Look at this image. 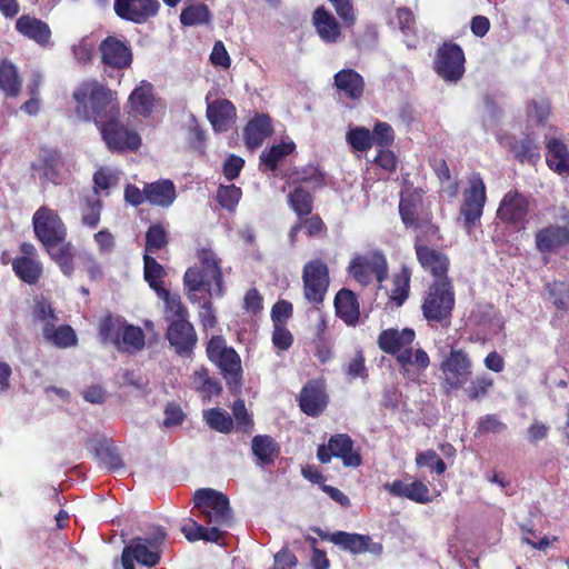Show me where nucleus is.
I'll list each match as a JSON object with an SVG mask.
<instances>
[{
    "mask_svg": "<svg viewBox=\"0 0 569 569\" xmlns=\"http://www.w3.org/2000/svg\"><path fill=\"white\" fill-rule=\"evenodd\" d=\"M472 362L462 349H451L441 362L440 369L445 375V383L450 389H460L471 376Z\"/></svg>",
    "mask_w": 569,
    "mask_h": 569,
    "instance_id": "obj_19",
    "label": "nucleus"
},
{
    "mask_svg": "<svg viewBox=\"0 0 569 569\" xmlns=\"http://www.w3.org/2000/svg\"><path fill=\"white\" fill-rule=\"evenodd\" d=\"M529 199L518 190H509L502 197L498 210L497 218L503 223L519 229L525 227L529 213Z\"/></svg>",
    "mask_w": 569,
    "mask_h": 569,
    "instance_id": "obj_18",
    "label": "nucleus"
},
{
    "mask_svg": "<svg viewBox=\"0 0 569 569\" xmlns=\"http://www.w3.org/2000/svg\"><path fill=\"white\" fill-rule=\"evenodd\" d=\"M545 291L548 293L552 305L559 311L569 312V281L553 280L545 284Z\"/></svg>",
    "mask_w": 569,
    "mask_h": 569,
    "instance_id": "obj_50",
    "label": "nucleus"
},
{
    "mask_svg": "<svg viewBox=\"0 0 569 569\" xmlns=\"http://www.w3.org/2000/svg\"><path fill=\"white\" fill-rule=\"evenodd\" d=\"M425 191L421 188L407 186L400 193L399 216L407 229L426 228L432 236L438 234L439 228L431 223L430 217L420 218L419 210L423 203Z\"/></svg>",
    "mask_w": 569,
    "mask_h": 569,
    "instance_id": "obj_10",
    "label": "nucleus"
},
{
    "mask_svg": "<svg viewBox=\"0 0 569 569\" xmlns=\"http://www.w3.org/2000/svg\"><path fill=\"white\" fill-rule=\"evenodd\" d=\"M346 27L356 23L357 14L351 0H328Z\"/></svg>",
    "mask_w": 569,
    "mask_h": 569,
    "instance_id": "obj_63",
    "label": "nucleus"
},
{
    "mask_svg": "<svg viewBox=\"0 0 569 569\" xmlns=\"http://www.w3.org/2000/svg\"><path fill=\"white\" fill-rule=\"evenodd\" d=\"M242 198L241 188L234 184H220L217 189L216 200L220 207L233 212Z\"/></svg>",
    "mask_w": 569,
    "mask_h": 569,
    "instance_id": "obj_54",
    "label": "nucleus"
},
{
    "mask_svg": "<svg viewBox=\"0 0 569 569\" xmlns=\"http://www.w3.org/2000/svg\"><path fill=\"white\" fill-rule=\"evenodd\" d=\"M291 183L301 186L302 182H315L319 188L326 186V176L315 167L303 168L301 171L296 170L289 177Z\"/></svg>",
    "mask_w": 569,
    "mask_h": 569,
    "instance_id": "obj_60",
    "label": "nucleus"
},
{
    "mask_svg": "<svg viewBox=\"0 0 569 569\" xmlns=\"http://www.w3.org/2000/svg\"><path fill=\"white\" fill-rule=\"evenodd\" d=\"M272 133L270 118L266 114L258 116L250 120L244 128V140L249 148H257L262 144L266 138Z\"/></svg>",
    "mask_w": 569,
    "mask_h": 569,
    "instance_id": "obj_42",
    "label": "nucleus"
},
{
    "mask_svg": "<svg viewBox=\"0 0 569 569\" xmlns=\"http://www.w3.org/2000/svg\"><path fill=\"white\" fill-rule=\"evenodd\" d=\"M83 203L81 223L90 229H94L100 223L102 201L99 198L84 197Z\"/></svg>",
    "mask_w": 569,
    "mask_h": 569,
    "instance_id": "obj_56",
    "label": "nucleus"
},
{
    "mask_svg": "<svg viewBox=\"0 0 569 569\" xmlns=\"http://www.w3.org/2000/svg\"><path fill=\"white\" fill-rule=\"evenodd\" d=\"M124 321L119 317L111 315L101 319L99 325V335L103 342H111L116 348H121L120 336Z\"/></svg>",
    "mask_w": 569,
    "mask_h": 569,
    "instance_id": "obj_51",
    "label": "nucleus"
},
{
    "mask_svg": "<svg viewBox=\"0 0 569 569\" xmlns=\"http://www.w3.org/2000/svg\"><path fill=\"white\" fill-rule=\"evenodd\" d=\"M129 103L136 114L148 117L154 107L152 84L142 81L129 96Z\"/></svg>",
    "mask_w": 569,
    "mask_h": 569,
    "instance_id": "obj_40",
    "label": "nucleus"
},
{
    "mask_svg": "<svg viewBox=\"0 0 569 569\" xmlns=\"http://www.w3.org/2000/svg\"><path fill=\"white\" fill-rule=\"evenodd\" d=\"M99 51L102 63L109 68L122 70L132 62L130 47L113 36H109L101 41Z\"/></svg>",
    "mask_w": 569,
    "mask_h": 569,
    "instance_id": "obj_26",
    "label": "nucleus"
},
{
    "mask_svg": "<svg viewBox=\"0 0 569 569\" xmlns=\"http://www.w3.org/2000/svg\"><path fill=\"white\" fill-rule=\"evenodd\" d=\"M383 489L391 496L398 498H407L416 503H429L432 498L427 485L420 480L406 483L402 480H393L383 485Z\"/></svg>",
    "mask_w": 569,
    "mask_h": 569,
    "instance_id": "obj_32",
    "label": "nucleus"
},
{
    "mask_svg": "<svg viewBox=\"0 0 569 569\" xmlns=\"http://www.w3.org/2000/svg\"><path fill=\"white\" fill-rule=\"evenodd\" d=\"M296 144L293 141L281 142L273 144L270 149L263 151L260 156V166H263L269 171H276L278 164L287 156L293 153Z\"/></svg>",
    "mask_w": 569,
    "mask_h": 569,
    "instance_id": "obj_45",
    "label": "nucleus"
},
{
    "mask_svg": "<svg viewBox=\"0 0 569 569\" xmlns=\"http://www.w3.org/2000/svg\"><path fill=\"white\" fill-rule=\"evenodd\" d=\"M329 397L323 379L308 380L298 397L300 410L309 417H319L327 408Z\"/></svg>",
    "mask_w": 569,
    "mask_h": 569,
    "instance_id": "obj_22",
    "label": "nucleus"
},
{
    "mask_svg": "<svg viewBox=\"0 0 569 569\" xmlns=\"http://www.w3.org/2000/svg\"><path fill=\"white\" fill-rule=\"evenodd\" d=\"M120 341L121 348L117 349L130 353H134L142 350L146 345L144 333L142 329L133 325H128L127 322H124V326L122 328Z\"/></svg>",
    "mask_w": 569,
    "mask_h": 569,
    "instance_id": "obj_49",
    "label": "nucleus"
},
{
    "mask_svg": "<svg viewBox=\"0 0 569 569\" xmlns=\"http://www.w3.org/2000/svg\"><path fill=\"white\" fill-rule=\"evenodd\" d=\"M22 78L16 64L8 58L0 60V91L8 98H16L20 94Z\"/></svg>",
    "mask_w": 569,
    "mask_h": 569,
    "instance_id": "obj_39",
    "label": "nucleus"
},
{
    "mask_svg": "<svg viewBox=\"0 0 569 569\" xmlns=\"http://www.w3.org/2000/svg\"><path fill=\"white\" fill-rule=\"evenodd\" d=\"M207 425L214 431L229 433L233 429V420L231 416L220 408H211L203 415Z\"/></svg>",
    "mask_w": 569,
    "mask_h": 569,
    "instance_id": "obj_53",
    "label": "nucleus"
},
{
    "mask_svg": "<svg viewBox=\"0 0 569 569\" xmlns=\"http://www.w3.org/2000/svg\"><path fill=\"white\" fill-rule=\"evenodd\" d=\"M336 316L348 327H356L360 322V301L358 295L348 288L337 291L333 299Z\"/></svg>",
    "mask_w": 569,
    "mask_h": 569,
    "instance_id": "obj_29",
    "label": "nucleus"
},
{
    "mask_svg": "<svg viewBox=\"0 0 569 569\" xmlns=\"http://www.w3.org/2000/svg\"><path fill=\"white\" fill-rule=\"evenodd\" d=\"M166 538V530L162 527H156L149 537L132 538L123 549H129V553L138 563L146 567H156L160 562L161 546Z\"/></svg>",
    "mask_w": 569,
    "mask_h": 569,
    "instance_id": "obj_13",
    "label": "nucleus"
},
{
    "mask_svg": "<svg viewBox=\"0 0 569 569\" xmlns=\"http://www.w3.org/2000/svg\"><path fill=\"white\" fill-rule=\"evenodd\" d=\"M32 227L36 238L43 248L50 244H59L68 236L67 227L59 213L47 206H41L33 213Z\"/></svg>",
    "mask_w": 569,
    "mask_h": 569,
    "instance_id": "obj_11",
    "label": "nucleus"
},
{
    "mask_svg": "<svg viewBox=\"0 0 569 569\" xmlns=\"http://www.w3.org/2000/svg\"><path fill=\"white\" fill-rule=\"evenodd\" d=\"M456 303L452 280L432 281L423 296L421 311L429 322L441 323L450 319Z\"/></svg>",
    "mask_w": 569,
    "mask_h": 569,
    "instance_id": "obj_4",
    "label": "nucleus"
},
{
    "mask_svg": "<svg viewBox=\"0 0 569 569\" xmlns=\"http://www.w3.org/2000/svg\"><path fill=\"white\" fill-rule=\"evenodd\" d=\"M193 509L197 510L196 516L207 523L217 526L229 525L231 521V508L229 498L214 489H198L193 496Z\"/></svg>",
    "mask_w": 569,
    "mask_h": 569,
    "instance_id": "obj_7",
    "label": "nucleus"
},
{
    "mask_svg": "<svg viewBox=\"0 0 569 569\" xmlns=\"http://www.w3.org/2000/svg\"><path fill=\"white\" fill-rule=\"evenodd\" d=\"M287 201L299 219L308 217L313 210V196L302 186H296L287 196Z\"/></svg>",
    "mask_w": 569,
    "mask_h": 569,
    "instance_id": "obj_44",
    "label": "nucleus"
},
{
    "mask_svg": "<svg viewBox=\"0 0 569 569\" xmlns=\"http://www.w3.org/2000/svg\"><path fill=\"white\" fill-rule=\"evenodd\" d=\"M506 146H508L509 151L521 164L535 166L541 158L540 146L536 141L533 133H527L521 138L507 137Z\"/></svg>",
    "mask_w": 569,
    "mask_h": 569,
    "instance_id": "obj_30",
    "label": "nucleus"
},
{
    "mask_svg": "<svg viewBox=\"0 0 569 569\" xmlns=\"http://www.w3.org/2000/svg\"><path fill=\"white\" fill-rule=\"evenodd\" d=\"M348 272L363 287L371 283L373 278L381 283L388 278L387 259L378 252L371 256H357L350 261Z\"/></svg>",
    "mask_w": 569,
    "mask_h": 569,
    "instance_id": "obj_15",
    "label": "nucleus"
},
{
    "mask_svg": "<svg viewBox=\"0 0 569 569\" xmlns=\"http://www.w3.org/2000/svg\"><path fill=\"white\" fill-rule=\"evenodd\" d=\"M330 286L328 264L321 259L308 261L302 269L305 299L316 309L322 306Z\"/></svg>",
    "mask_w": 569,
    "mask_h": 569,
    "instance_id": "obj_9",
    "label": "nucleus"
},
{
    "mask_svg": "<svg viewBox=\"0 0 569 569\" xmlns=\"http://www.w3.org/2000/svg\"><path fill=\"white\" fill-rule=\"evenodd\" d=\"M411 270L403 266L401 270L393 274L392 286L390 289L389 298L398 307L402 306L408 299L410 290Z\"/></svg>",
    "mask_w": 569,
    "mask_h": 569,
    "instance_id": "obj_48",
    "label": "nucleus"
},
{
    "mask_svg": "<svg viewBox=\"0 0 569 569\" xmlns=\"http://www.w3.org/2000/svg\"><path fill=\"white\" fill-rule=\"evenodd\" d=\"M347 142L356 151L365 152L373 146V137L369 129L357 127L347 132Z\"/></svg>",
    "mask_w": 569,
    "mask_h": 569,
    "instance_id": "obj_58",
    "label": "nucleus"
},
{
    "mask_svg": "<svg viewBox=\"0 0 569 569\" xmlns=\"http://www.w3.org/2000/svg\"><path fill=\"white\" fill-rule=\"evenodd\" d=\"M107 149L112 153L136 152L142 144L137 130L120 120V116L112 117L97 127Z\"/></svg>",
    "mask_w": 569,
    "mask_h": 569,
    "instance_id": "obj_6",
    "label": "nucleus"
},
{
    "mask_svg": "<svg viewBox=\"0 0 569 569\" xmlns=\"http://www.w3.org/2000/svg\"><path fill=\"white\" fill-rule=\"evenodd\" d=\"M192 382L198 391L207 397L218 396L222 391L221 383L209 376L207 368L202 367L193 372Z\"/></svg>",
    "mask_w": 569,
    "mask_h": 569,
    "instance_id": "obj_55",
    "label": "nucleus"
},
{
    "mask_svg": "<svg viewBox=\"0 0 569 569\" xmlns=\"http://www.w3.org/2000/svg\"><path fill=\"white\" fill-rule=\"evenodd\" d=\"M416 463L418 467L430 468V470L435 471L437 475H442L447 469L445 461L432 449L418 452Z\"/></svg>",
    "mask_w": 569,
    "mask_h": 569,
    "instance_id": "obj_61",
    "label": "nucleus"
},
{
    "mask_svg": "<svg viewBox=\"0 0 569 569\" xmlns=\"http://www.w3.org/2000/svg\"><path fill=\"white\" fill-rule=\"evenodd\" d=\"M232 413L238 428L243 432H249L253 428V420L248 413L246 403L242 399H237L232 405Z\"/></svg>",
    "mask_w": 569,
    "mask_h": 569,
    "instance_id": "obj_64",
    "label": "nucleus"
},
{
    "mask_svg": "<svg viewBox=\"0 0 569 569\" xmlns=\"http://www.w3.org/2000/svg\"><path fill=\"white\" fill-rule=\"evenodd\" d=\"M157 296L164 302L166 310L172 316V319L189 318L190 313L187 307L182 303L178 293H171L167 288L160 290Z\"/></svg>",
    "mask_w": 569,
    "mask_h": 569,
    "instance_id": "obj_57",
    "label": "nucleus"
},
{
    "mask_svg": "<svg viewBox=\"0 0 569 569\" xmlns=\"http://www.w3.org/2000/svg\"><path fill=\"white\" fill-rule=\"evenodd\" d=\"M64 166L61 152L57 149L41 148L37 161L30 168L53 184L61 183V170Z\"/></svg>",
    "mask_w": 569,
    "mask_h": 569,
    "instance_id": "obj_28",
    "label": "nucleus"
},
{
    "mask_svg": "<svg viewBox=\"0 0 569 569\" xmlns=\"http://www.w3.org/2000/svg\"><path fill=\"white\" fill-rule=\"evenodd\" d=\"M208 359L220 369L230 393L238 395L242 388V366L238 352L227 346L222 336H212L206 346Z\"/></svg>",
    "mask_w": 569,
    "mask_h": 569,
    "instance_id": "obj_3",
    "label": "nucleus"
},
{
    "mask_svg": "<svg viewBox=\"0 0 569 569\" xmlns=\"http://www.w3.org/2000/svg\"><path fill=\"white\" fill-rule=\"evenodd\" d=\"M74 112L84 121H93L98 127L112 117L120 116L117 92L97 80H84L72 93Z\"/></svg>",
    "mask_w": 569,
    "mask_h": 569,
    "instance_id": "obj_1",
    "label": "nucleus"
},
{
    "mask_svg": "<svg viewBox=\"0 0 569 569\" xmlns=\"http://www.w3.org/2000/svg\"><path fill=\"white\" fill-rule=\"evenodd\" d=\"M322 540H328L353 555L370 552L375 556L382 553L383 547L380 542H375L368 535L350 533L347 531H336L323 533L317 530Z\"/></svg>",
    "mask_w": 569,
    "mask_h": 569,
    "instance_id": "obj_21",
    "label": "nucleus"
},
{
    "mask_svg": "<svg viewBox=\"0 0 569 569\" xmlns=\"http://www.w3.org/2000/svg\"><path fill=\"white\" fill-rule=\"evenodd\" d=\"M563 224L549 223L535 233V246L542 256L557 254L569 244V211L561 213Z\"/></svg>",
    "mask_w": 569,
    "mask_h": 569,
    "instance_id": "obj_16",
    "label": "nucleus"
},
{
    "mask_svg": "<svg viewBox=\"0 0 569 569\" xmlns=\"http://www.w3.org/2000/svg\"><path fill=\"white\" fill-rule=\"evenodd\" d=\"M16 30L41 47H47L51 39V29L49 24L28 14H22L17 19Z\"/></svg>",
    "mask_w": 569,
    "mask_h": 569,
    "instance_id": "obj_33",
    "label": "nucleus"
},
{
    "mask_svg": "<svg viewBox=\"0 0 569 569\" xmlns=\"http://www.w3.org/2000/svg\"><path fill=\"white\" fill-rule=\"evenodd\" d=\"M187 146L199 156L206 153V131L196 119L188 126Z\"/></svg>",
    "mask_w": 569,
    "mask_h": 569,
    "instance_id": "obj_59",
    "label": "nucleus"
},
{
    "mask_svg": "<svg viewBox=\"0 0 569 569\" xmlns=\"http://www.w3.org/2000/svg\"><path fill=\"white\" fill-rule=\"evenodd\" d=\"M50 259L59 267L66 277H71L74 272L76 248L70 241L50 244L44 248Z\"/></svg>",
    "mask_w": 569,
    "mask_h": 569,
    "instance_id": "obj_37",
    "label": "nucleus"
},
{
    "mask_svg": "<svg viewBox=\"0 0 569 569\" xmlns=\"http://www.w3.org/2000/svg\"><path fill=\"white\" fill-rule=\"evenodd\" d=\"M11 266L14 274L30 286L37 284L43 273V267L39 259L17 257L12 260Z\"/></svg>",
    "mask_w": 569,
    "mask_h": 569,
    "instance_id": "obj_41",
    "label": "nucleus"
},
{
    "mask_svg": "<svg viewBox=\"0 0 569 569\" xmlns=\"http://www.w3.org/2000/svg\"><path fill=\"white\" fill-rule=\"evenodd\" d=\"M465 64L466 56L460 44L446 40L436 49L432 70L445 82H459L466 72Z\"/></svg>",
    "mask_w": 569,
    "mask_h": 569,
    "instance_id": "obj_5",
    "label": "nucleus"
},
{
    "mask_svg": "<svg viewBox=\"0 0 569 569\" xmlns=\"http://www.w3.org/2000/svg\"><path fill=\"white\" fill-rule=\"evenodd\" d=\"M207 118L214 131H227L236 118V107L228 99H219L208 104Z\"/></svg>",
    "mask_w": 569,
    "mask_h": 569,
    "instance_id": "obj_35",
    "label": "nucleus"
},
{
    "mask_svg": "<svg viewBox=\"0 0 569 569\" xmlns=\"http://www.w3.org/2000/svg\"><path fill=\"white\" fill-rule=\"evenodd\" d=\"M196 257L200 266L189 267L183 276V286L190 302L199 299L197 292L204 290L210 296L222 298L226 293L221 260L210 248L197 250Z\"/></svg>",
    "mask_w": 569,
    "mask_h": 569,
    "instance_id": "obj_2",
    "label": "nucleus"
},
{
    "mask_svg": "<svg viewBox=\"0 0 569 569\" xmlns=\"http://www.w3.org/2000/svg\"><path fill=\"white\" fill-rule=\"evenodd\" d=\"M251 451L260 465H273L281 452L280 445L269 435H257L251 440Z\"/></svg>",
    "mask_w": 569,
    "mask_h": 569,
    "instance_id": "obj_38",
    "label": "nucleus"
},
{
    "mask_svg": "<svg viewBox=\"0 0 569 569\" xmlns=\"http://www.w3.org/2000/svg\"><path fill=\"white\" fill-rule=\"evenodd\" d=\"M312 26L325 43H336L342 36V26L325 6L317 7L311 16Z\"/></svg>",
    "mask_w": 569,
    "mask_h": 569,
    "instance_id": "obj_27",
    "label": "nucleus"
},
{
    "mask_svg": "<svg viewBox=\"0 0 569 569\" xmlns=\"http://www.w3.org/2000/svg\"><path fill=\"white\" fill-rule=\"evenodd\" d=\"M333 86L347 99L359 101L363 97L366 83L359 72L346 68L335 74Z\"/></svg>",
    "mask_w": 569,
    "mask_h": 569,
    "instance_id": "obj_31",
    "label": "nucleus"
},
{
    "mask_svg": "<svg viewBox=\"0 0 569 569\" xmlns=\"http://www.w3.org/2000/svg\"><path fill=\"white\" fill-rule=\"evenodd\" d=\"M546 163L548 168L559 176H569V148L558 138H550L546 142Z\"/></svg>",
    "mask_w": 569,
    "mask_h": 569,
    "instance_id": "obj_34",
    "label": "nucleus"
},
{
    "mask_svg": "<svg viewBox=\"0 0 569 569\" xmlns=\"http://www.w3.org/2000/svg\"><path fill=\"white\" fill-rule=\"evenodd\" d=\"M147 202L153 206L168 208L177 198L176 186L170 179H160L146 183Z\"/></svg>",
    "mask_w": 569,
    "mask_h": 569,
    "instance_id": "obj_36",
    "label": "nucleus"
},
{
    "mask_svg": "<svg viewBox=\"0 0 569 569\" xmlns=\"http://www.w3.org/2000/svg\"><path fill=\"white\" fill-rule=\"evenodd\" d=\"M416 340V331L412 328H388L380 331L377 339L379 349L397 359L401 352L410 349Z\"/></svg>",
    "mask_w": 569,
    "mask_h": 569,
    "instance_id": "obj_25",
    "label": "nucleus"
},
{
    "mask_svg": "<svg viewBox=\"0 0 569 569\" xmlns=\"http://www.w3.org/2000/svg\"><path fill=\"white\" fill-rule=\"evenodd\" d=\"M396 362L403 379L418 382L430 366V357L421 347L413 348L412 345L397 357Z\"/></svg>",
    "mask_w": 569,
    "mask_h": 569,
    "instance_id": "obj_24",
    "label": "nucleus"
},
{
    "mask_svg": "<svg viewBox=\"0 0 569 569\" xmlns=\"http://www.w3.org/2000/svg\"><path fill=\"white\" fill-rule=\"evenodd\" d=\"M113 9L120 19L143 24L158 14L160 2L158 0H114Z\"/></svg>",
    "mask_w": 569,
    "mask_h": 569,
    "instance_id": "obj_23",
    "label": "nucleus"
},
{
    "mask_svg": "<svg viewBox=\"0 0 569 569\" xmlns=\"http://www.w3.org/2000/svg\"><path fill=\"white\" fill-rule=\"evenodd\" d=\"M487 201V191L483 179L479 173H473L469 178V187L463 191V201L460 208V214L467 228L475 227L483 214Z\"/></svg>",
    "mask_w": 569,
    "mask_h": 569,
    "instance_id": "obj_14",
    "label": "nucleus"
},
{
    "mask_svg": "<svg viewBox=\"0 0 569 569\" xmlns=\"http://www.w3.org/2000/svg\"><path fill=\"white\" fill-rule=\"evenodd\" d=\"M317 458L321 463H329L332 458L341 459L347 468H358L362 465L359 448L347 433L332 435L327 445H320L317 449Z\"/></svg>",
    "mask_w": 569,
    "mask_h": 569,
    "instance_id": "obj_12",
    "label": "nucleus"
},
{
    "mask_svg": "<svg viewBox=\"0 0 569 569\" xmlns=\"http://www.w3.org/2000/svg\"><path fill=\"white\" fill-rule=\"evenodd\" d=\"M168 232L161 223L151 224L146 232L144 254L157 253L167 247Z\"/></svg>",
    "mask_w": 569,
    "mask_h": 569,
    "instance_id": "obj_52",
    "label": "nucleus"
},
{
    "mask_svg": "<svg viewBox=\"0 0 569 569\" xmlns=\"http://www.w3.org/2000/svg\"><path fill=\"white\" fill-rule=\"evenodd\" d=\"M47 341L59 348H68L77 345L74 330L68 325L56 327L53 322L47 321L42 329Z\"/></svg>",
    "mask_w": 569,
    "mask_h": 569,
    "instance_id": "obj_43",
    "label": "nucleus"
},
{
    "mask_svg": "<svg viewBox=\"0 0 569 569\" xmlns=\"http://www.w3.org/2000/svg\"><path fill=\"white\" fill-rule=\"evenodd\" d=\"M166 338L174 352L180 357L189 358L193 355L198 343V335L189 318L171 319L167 328Z\"/></svg>",
    "mask_w": 569,
    "mask_h": 569,
    "instance_id": "obj_20",
    "label": "nucleus"
},
{
    "mask_svg": "<svg viewBox=\"0 0 569 569\" xmlns=\"http://www.w3.org/2000/svg\"><path fill=\"white\" fill-rule=\"evenodd\" d=\"M193 509L197 510L196 516L207 523L217 526L229 525L231 521V508L229 498L214 489H198L193 496Z\"/></svg>",
    "mask_w": 569,
    "mask_h": 569,
    "instance_id": "obj_8",
    "label": "nucleus"
},
{
    "mask_svg": "<svg viewBox=\"0 0 569 569\" xmlns=\"http://www.w3.org/2000/svg\"><path fill=\"white\" fill-rule=\"evenodd\" d=\"M212 14L209 7L203 3H192L184 7L180 13V22L184 27H193L210 23Z\"/></svg>",
    "mask_w": 569,
    "mask_h": 569,
    "instance_id": "obj_46",
    "label": "nucleus"
},
{
    "mask_svg": "<svg viewBox=\"0 0 569 569\" xmlns=\"http://www.w3.org/2000/svg\"><path fill=\"white\" fill-rule=\"evenodd\" d=\"M345 373L350 379L360 378L363 381L368 379V370L366 368V358L362 350L356 351L355 356L343 367Z\"/></svg>",
    "mask_w": 569,
    "mask_h": 569,
    "instance_id": "obj_62",
    "label": "nucleus"
},
{
    "mask_svg": "<svg viewBox=\"0 0 569 569\" xmlns=\"http://www.w3.org/2000/svg\"><path fill=\"white\" fill-rule=\"evenodd\" d=\"M413 248L419 264L433 281L451 280L448 276L450 259L447 253L422 243L420 236L416 237Z\"/></svg>",
    "mask_w": 569,
    "mask_h": 569,
    "instance_id": "obj_17",
    "label": "nucleus"
},
{
    "mask_svg": "<svg viewBox=\"0 0 569 569\" xmlns=\"http://www.w3.org/2000/svg\"><path fill=\"white\" fill-rule=\"evenodd\" d=\"M166 274L164 268L151 254H143V278L156 293L166 288L162 280Z\"/></svg>",
    "mask_w": 569,
    "mask_h": 569,
    "instance_id": "obj_47",
    "label": "nucleus"
}]
</instances>
